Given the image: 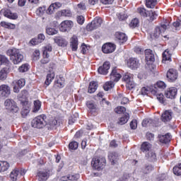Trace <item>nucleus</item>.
<instances>
[{
    "mask_svg": "<svg viewBox=\"0 0 181 181\" xmlns=\"http://www.w3.org/2000/svg\"><path fill=\"white\" fill-rule=\"evenodd\" d=\"M29 98V93L26 90H23L19 95V100L23 107L21 110V115L25 117L30 112V103L28 98Z\"/></svg>",
    "mask_w": 181,
    "mask_h": 181,
    "instance_id": "f257e3e1",
    "label": "nucleus"
},
{
    "mask_svg": "<svg viewBox=\"0 0 181 181\" xmlns=\"http://www.w3.org/2000/svg\"><path fill=\"white\" fill-rule=\"evenodd\" d=\"M7 55L9 56L11 62L14 64H19L23 60V54L16 48L7 50Z\"/></svg>",
    "mask_w": 181,
    "mask_h": 181,
    "instance_id": "f03ea898",
    "label": "nucleus"
},
{
    "mask_svg": "<svg viewBox=\"0 0 181 181\" xmlns=\"http://www.w3.org/2000/svg\"><path fill=\"white\" fill-rule=\"evenodd\" d=\"M107 165V160L104 157L93 158L91 161V165L94 170H103Z\"/></svg>",
    "mask_w": 181,
    "mask_h": 181,
    "instance_id": "7ed1b4c3",
    "label": "nucleus"
},
{
    "mask_svg": "<svg viewBox=\"0 0 181 181\" xmlns=\"http://www.w3.org/2000/svg\"><path fill=\"white\" fill-rule=\"evenodd\" d=\"M137 13L143 18H148L149 21H154L158 16V11H148L145 7L138 8Z\"/></svg>",
    "mask_w": 181,
    "mask_h": 181,
    "instance_id": "20e7f679",
    "label": "nucleus"
},
{
    "mask_svg": "<svg viewBox=\"0 0 181 181\" xmlns=\"http://www.w3.org/2000/svg\"><path fill=\"white\" fill-rule=\"evenodd\" d=\"M46 118L47 117L45 115H40L35 117L31 122V126L33 128H37L41 129L46 127Z\"/></svg>",
    "mask_w": 181,
    "mask_h": 181,
    "instance_id": "39448f33",
    "label": "nucleus"
},
{
    "mask_svg": "<svg viewBox=\"0 0 181 181\" xmlns=\"http://www.w3.org/2000/svg\"><path fill=\"white\" fill-rule=\"evenodd\" d=\"M4 106L8 112H11L12 114H16V112H19V107L16 105V103L11 99H6L4 102Z\"/></svg>",
    "mask_w": 181,
    "mask_h": 181,
    "instance_id": "423d86ee",
    "label": "nucleus"
},
{
    "mask_svg": "<svg viewBox=\"0 0 181 181\" xmlns=\"http://www.w3.org/2000/svg\"><path fill=\"white\" fill-rule=\"evenodd\" d=\"M26 84V81L24 78H21L20 80L13 81L11 86L13 87V93H19L21 88L25 87Z\"/></svg>",
    "mask_w": 181,
    "mask_h": 181,
    "instance_id": "0eeeda50",
    "label": "nucleus"
},
{
    "mask_svg": "<svg viewBox=\"0 0 181 181\" xmlns=\"http://www.w3.org/2000/svg\"><path fill=\"white\" fill-rule=\"evenodd\" d=\"M74 26V23L71 21H64L61 23L59 25V30L61 32H69L71 30V28Z\"/></svg>",
    "mask_w": 181,
    "mask_h": 181,
    "instance_id": "6e6552de",
    "label": "nucleus"
},
{
    "mask_svg": "<svg viewBox=\"0 0 181 181\" xmlns=\"http://www.w3.org/2000/svg\"><path fill=\"white\" fill-rule=\"evenodd\" d=\"M115 49H117V46L115 44L107 42L103 45L102 47V52L108 54L110 53H112L115 52Z\"/></svg>",
    "mask_w": 181,
    "mask_h": 181,
    "instance_id": "1a4fd4ad",
    "label": "nucleus"
},
{
    "mask_svg": "<svg viewBox=\"0 0 181 181\" xmlns=\"http://www.w3.org/2000/svg\"><path fill=\"white\" fill-rule=\"evenodd\" d=\"M150 93H151L153 95H156L158 90L153 88V86H144L141 89V94L142 95H148Z\"/></svg>",
    "mask_w": 181,
    "mask_h": 181,
    "instance_id": "9d476101",
    "label": "nucleus"
},
{
    "mask_svg": "<svg viewBox=\"0 0 181 181\" xmlns=\"http://www.w3.org/2000/svg\"><path fill=\"white\" fill-rule=\"evenodd\" d=\"M166 29H168V25L165 24H162L160 26L156 27L153 32V36L158 39V37L162 36L163 33H165Z\"/></svg>",
    "mask_w": 181,
    "mask_h": 181,
    "instance_id": "9b49d317",
    "label": "nucleus"
},
{
    "mask_svg": "<svg viewBox=\"0 0 181 181\" xmlns=\"http://www.w3.org/2000/svg\"><path fill=\"white\" fill-rule=\"evenodd\" d=\"M177 71H176V69H170L167 71V78L168 79V81H175V80H177Z\"/></svg>",
    "mask_w": 181,
    "mask_h": 181,
    "instance_id": "f8f14e48",
    "label": "nucleus"
},
{
    "mask_svg": "<svg viewBox=\"0 0 181 181\" xmlns=\"http://www.w3.org/2000/svg\"><path fill=\"white\" fill-rule=\"evenodd\" d=\"M11 94V87L7 84L0 86V95L1 97H8Z\"/></svg>",
    "mask_w": 181,
    "mask_h": 181,
    "instance_id": "ddd939ff",
    "label": "nucleus"
},
{
    "mask_svg": "<svg viewBox=\"0 0 181 181\" xmlns=\"http://www.w3.org/2000/svg\"><path fill=\"white\" fill-rule=\"evenodd\" d=\"M127 66L129 69H132V70H135V69H138L139 67V60L136 58H130L127 61Z\"/></svg>",
    "mask_w": 181,
    "mask_h": 181,
    "instance_id": "4468645a",
    "label": "nucleus"
},
{
    "mask_svg": "<svg viewBox=\"0 0 181 181\" xmlns=\"http://www.w3.org/2000/svg\"><path fill=\"white\" fill-rule=\"evenodd\" d=\"M173 118V112L172 110H165L161 115L163 122H169Z\"/></svg>",
    "mask_w": 181,
    "mask_h": 181,
    "instance_id": "2eb2a0df",
    "label": "nucleus"
},
{
    "mask_svg": "<svg viewBox=\"0 0 181 181\" xmlns=\"http://www.w3.org/2000/svg\"><path fill=\"white\" fill-rule=\"evenodd\" d=\"M177 94V88H176L175 87H171L165 91V97L167 98H170L171 100H173V98L176 97Z\"/></svg>",
    "mask_w": 181,
    "mask_h": 181,
    "instance_id": "dca6fc26",
    "label": "nucleus"
},
{
    "mask_svg": "<svg viewBox=\"0 0 181 181\" xmlns=\"http://www.w3.org/2000/svg\"><path fill=\"white\" fill-rule=\"evenodd\" d=\"M54 42L60 47H66V46L69 45L67 40L63 37H55L54 38Z\"/></svg>",
    "mask_w": 181,
    "mask_h": 181,
    "instance_id": "f3484780",
    "label": "nucleus"
},
{
    "mask_svg": "<svg viewBox=\"0 0 181 181\" xmlns=\"http://www.w3.org/2000/svg\"><path fill=\"white\" fill-rule=\"evenodd\" d=\"M121 75L118 71H117V68H114L110 75V81L114 83V81H119V79L121 78Z\"/></svg>",
    "mask_w": 181,
    "mask_h": 181,
    "instance_id": "a211bd4d",
    "label": "nucleus"
},
{
    "mask_svg": "<svg viewBox=\"0 0 181 181\" xmlns=\"http://www.w3.org/2000/svg\"><path fill=\"white\" fill-rule=\"evenodd\" d=\"M115 39L120 45H122V43H125L128 40V37L124 33H116Z\"/></svg>",
    "mask_w": 181,
    "mask_h": 181,
    "instance_id": "6ab92c4d",
    "label": "nucleus"
},
{
    "mask_svg": "<svg viewBox=\"0 0 181 181\" xmlns=\"http://www.w3.org/2000/svg\"><path fill=\"white\" fill-rule=\"evenodd\" d=\"M37 176L40 181H46L50 176V170L40 171Z\"/></svg>",
    "mask_w": 181,
    "mask_h": 181,
    "instance_id": "aec40b11",
    "label": "nucleus"
},
{
    "mask_svg": "<svg viewBox=\"0 0 181 181\" xmlns=\"http://www.w3.org/2000/svg\"><path fill=\"white\" fill-rule=\"evenodd\" d=\"M123 80L126 82V86L127 87H128V88L131 89L135 87V82H134V80L132 79V78H131V76H129V75H124L123 77Z\"/></svg>",
    "mask_w": 181,
    "mask_h": 181,
    "instance_id": "412c9836",
    "label": "nucleus"
},
{
    "mask_svg": "<svg viewBox=\"0 0 181 181\" xmlns=\"http://www.w3.org/2000/svg\"><path fill=\"white\" fill-rule=\"evenodd\" d=\"M108 70H110V62H106L103 64L102 66H100L98 69V71L100 74H107Z\"/></svg>",
    "mask_w": 181,
    "mask_h": 181,
    "instance_id": "4be33fe9",
    "label": "nucleus"
},
{
    "mask_svg": "<svg viewBox=\"0 0 181 181\" xmlns=\"http://www.w3.org/2000/svg\"><path fill=\"white\" fill-rule=\"evenodd\" d=\"M80 179V175L79 174H74V175H69L66 176H63L61 177V181H77Z\"/></svg>",
    "mask_w": 181,
    "mask_h": 181,
    "instance_id": "5701e85b",
    "label": "nucleus"
},
{
    "mask_svg": "<svg viewBox=\"0 0 181 181\" xmlns=\"http://www.w3.org/2000/svg\"><path fill=\"white\" fill-rule=\"evenodd\" d=\"M70 43L72 51L76 52L77 49H78V39L77 38V36L73 35V37L71 38Z\"/></svg>",
    "mask_w": 181,
    "mask_h": 181,
    "instance_id": "b1692460",
    "label": "nucleus"
},
{
    "mask_svg": "<svg viewBox=\"0 0 181 181\" xmlns=\"http://www.w3.org/2000/svg\"><path fill=\"white\" fill-rule=\"evenodd\" d=\"M146 158L148 162H156L157 158H156V153L153 151H148L146 154Z\"/></svg>",
    "mask_w": 181,
    "mask_h": 181,
    "instance_id": "393cba45",
    "label": "nucleus"
},
{
    "mask_svg": "<svg viewBox=\"0 0 181 181\" xmlns=\"http://www.w3.org/2000/svg\"><path fill=\"white\" fill-rule=\"evenodd\" d=\"M152 149V144L148 141H145L141 144V152H149Z\"/></svg>",
    "mask_w": 181,
    "mask_h": 181,
    "instance_id": "a878e982",
    "label": "nucleus"
},
{
    "mask_svg": "<svg viewBox=\"0 0 181 181\" xmlns=\"http://www.w3.org/2000/svg\"><path fill=\"white\" fill-rule=\"evenodd\" d=\"M8 73H9V69L8 68H3L0 71V80L1 81H5L8 78Z\"/></svg>",
    "mask_w": 181,
    "mask_h": 181,
    "instance_id": "bb28decb",
    "label": "nucleus"
},
{
    "mask_svg": "<svg viewBox=\"0 0 181 181\" xmlns=\"http://www.w3.org/2000/svg\"><path fill=\"white\" fill-rule=\"evenodd\" d=\"M98 88V83L95 81H92L89 83L88 91V93H90V94H93V93H95Z\"/></svg>",
    "mask_w": 181,
    "mask_h": 181,
    "instance_id": "cd10ccee",
    "label": "nucleus"
},
{
    "mask_svg": "<svg viewBox=\"0 0 181 181\" xmlns=\"http://www.w3.org/2000/svg\"><path fill=\"white\" fill-rule=\"evenodd\" d=\"M108 158L112 165H115V163H117V160H118V154L114 152L109 153Z\"/></svg>",
    "mask_w": 181,
    "mask_h": 181,
    "instance_id": "c85d7f7f",
    "label": "nucleus"
},
{
    "mask_svg": "<svg viewBox=\"0 0 181 181\" xmlns=\"http://www.w3.org/2000/svg\"><path fill=\"white\" fill-rule=\"evenodd\" d=\"M145 54H146V60L147 62H155V57L153 56V54H152V50L146 49Z\"/></svg>",
    "mask_w": 181,
    "mask_h": 181,
    "instance_id": "c756f323",
    "label": "nucleus"
},
{
    "mask_svg": "<svg viewBox=\"0 0 181 181\" xmlns=\"http://www.w3.org/2000/svg\"><path fill=\"white\" fill-rule=\"evenodd\" d=\"M4 15L6 18H8V19H17L18 15L16 13H12L11 10H6L4 13Z\"/></svg>",
    "mask_w": 181,
    "mask_h": 181,
    "instance_id": "7c9ffc66",
    "label": "nucleus"
},
{
    "mask_svg": "<svg viewBox=\"0 0 181 181\" xmlns=\"http://www.w3.org/2000/svg\"><path fill=\"white\" fill-rule=\"evenodd\" d=\"M171 139L172 137L170 134H167L165 135L160 136V142H161V144H169Z\"/></svg>",
    "mask_w": 181,
    "mask_h": 181,
    "instance_id": "2f4dec72",
    "label": "nucleus"
},
{
    "mask_svg": "<svg viewBox=\"0 0 181 181\" xmlns=\"http://www.w3.org/2000/svg\"><path fill=\"white\" fill-rule=\"evenodd\" d=\"M11 180L13 181L18 180L20 175H19V170L15 169L13 170L10 174Z\"/></svg>",
    "mask_w": 181,
    "mask_h": 181,
    "instance_id": "473e14b6",
    "label": "nucleus"
},
{
    "mask_svg": "<svg viewBox=\"0 0 181 181\" xmlns=\"http://www.w3.org/2000/svg\"><path fill=\"white\" fill-rule=\"evenodd\" d=\"M172 62V54L169 52V49H165L163 53V62Z\"/></svg>",
    "mask_w": 181,
    "mask_h": 181,
    "instance_id": "72a5a7b5",
    "label": "nucleus"
},
{
    "mask_svg": "<svg viewBox=\"0 0 181 181\" xmlns=\"http://www.w3.org/2000/svg\"><path fill=\"white\" fill-rule=\"evenodd\" d=\"M153 86V89L156 90L158 91V88H160V90H165L166 88V83L162 81H159L155 84Z\"/></svg>",
    "mask_w": 181,
    "mask_h": 181,
    "instance_id": "f704fd0d",
    "label": "nucleus"
},
{
    "mask_svg": "<svg viewBox=\"0 0 181 181\" xmlns=\"http://www.w3.org/2000/svg\"><path fill=\"white\" fill-rule=\"evenodd\" d=\"M158 4V0H146V6L150 9H153Z\"/></svg>",
    "mask_w": 181,
    "mask_h": 181,
    "instance_id": "c9c22d12",
    "label": "nucleus"
},
{
    "mask_svg": "<svg viewBox=\"0 0 181 181\" xmlns=\"http://www.w3.org/2000/svg\"><path fill=\"white\" fill-rule=\"evenodd\" d=\"M58 16H65L67 18H70L71 16V11L70 10H61L58 11Z\"/></svg>",
    "mask_w": 181,
    "mask_h": 181,
    "instance_id": "e433bc0d",
    "label": "nucleus"
},
{
    "mask_svg": "<svg viewBox=\"0 0 181 181\" xmlns=\"http://www.w3.org/2000/svg\"><path fill=\"white\" fill-rule=\"evenodd\" d=\"M9 169V163L7 161H0V172H5Z\"/></svg>",
    "mask_w": 181,
    "mask_h": 181,
    "instance_id": "4c0bfd02",
    "label": "nucleus"
},
{
    "mask_svg": "<svg viewBox=\"0 0 181 181\" xmlns=\"http://www.w3.org/2000/svg\"><path fill=\"white\" fill-rule=\"evenodd\" d=\"M115 86V84L114 83V82L112 81H110L106 82L103 85V88L105 91H108V90H111V88H114Z\"/></svg>",
    "mask_w": 181,
    "mask_h": 181,
    "instance_id": "58836bf2",
    "label": "nucleus"
},
{
    "mask_svg": "<svg viewBox=\"0 0 181 181\" xmlns=\"http://www.w3.org/2000/svg\"><path fill=\"white\" fill-rule=\"evenodd\" d=\"M102 23L103 19L100 17L95 18L94 20L92 21V25H94L96 29L97 28H100Z\"/></svg>",
    "mask_w": 181,
    "mask_h": 181,
    "instance_id": "ea45409f",
    "label": "nucleus"
},
{
    "mask_svg": "<svg viewBox=\"0 0 181 181\" xmlns=\"http://www.w3.org/2000/svg\"><path fill=\"white\" fill-rule=\"evenodd\" d=\"M54 73H49L47 75L46 81H45V84L47 86H49L52 81L54 79Z\"/></svg>",
    "mask_w": 181,
    "mask_h": 181,
    "instance_id": "a19ab883",
    "label": "nucleus"
},
{
    "mask_svg": "<svg viewBox=\"0 0 181 181\" xmlns=\"http://www.w3.org/2000/svg\"><path fill=\"white\" fill-rule=\"evenodd\" d=\"M88 108L90 110L91 112H95L97 111V105L92 101L87 102L86 103Z\"/></svg>",
    "mask_w": 181,
    "mask_h": 181,
    "instance_id": "79ce46f5",
    "label": "nucleus"
},
{
    "mask_svg": "<svg viewBox=\"0 0 181 181\" xmlns=\"http://www.w3.org/2000/svg\"><path fill=\"white\" fill-rule=\"evenodd\" d=\"M153 170V166L151 165H146L145 167L142 169V172L144 175H148V173H151Z\"/></svg>",
    "mask_w": 181,
    "mask_h": 181,
    "instance_id": "37998d69",
    "label": "nucleus"
},
{
    "mask_svg": "<svg viewBox=\"0 0 181 181\" xmlns=\"http://www.w3.org/2000/svg\"><path fill=\"white\" fill-rule=\"evenodd\" d=\"M138 26H139V20L138 18L132 19L129 23V27L132 29H135V28H138Z\"/></svg>",
    "mask_w": 181,
    "mask_h": 181,
    "instance_id": "c03bdc74",
    "label": "nucleus"
},
{
    "mask_svg": "<svg viewBox=\"0 0 181 181\" xmlns=\"http://www.w3.org/2000/svg\"><path fill=\"white\" fill-rule=\"evenodd\" d=\"M1 26H2V28H5L6 29H14L15 28V25L10 23H7L5 21H2L0 23Z\"/></svg>",
    "mask_w": 181,
    "mask_h": 181,
    "instance_id": "a18cd8bd",
    "label": "nucleus"
},
{
    "mask_svg": "<svg viewBox=\"0 0 181 181\" xmlns=\"http://www.w3.org/2000/svg\"><path fill=\"white\" fill-rule=\"evenodd\" d=\"M42 107V103L39 100L34 101V108L33 110V112H37Z\"/></svg>",
    "mask_w": 181,
    "mask_h": 181,
    "instance_id": "49530a36",
    "label": "nucleus"
},
{
    "mask_svg": "<svg viewBox=\"0 0 181 181\" xmlns=\"http://www.w3.org/2000/svg\"><path fill=\"white\" fill-rule=\"evenodd\" d=\"M128 119H129V115L126 114L124 117H122L119 119V125H124V124H127V122H128Z\"/></svg>",
    "mask_w": 181,
    "mask_h": 181,
    "instance_id": "de8ad7c7",
    "label": "nucleus"
},
{
    "mask_svg": "<svg viewBox=\"0 0 181 181\" xmlns=\"http://www.w3.org/2000/svg\"><path fill=\"white\" fill-rule=\"evenodd\" d=\"M173 170L174 175H176L177 176H180V175H181V163L177 166H175L173 168Z\"/></svg>",
    "mask_w": 181,
    "mask_h": 181,
    "instance_id": "09e8293b",
    "label": "nucleus"
},
{
    "mask_svg": "<svg viewBox=\"0 0 181 181\" xmlns=\"http://www.w3.org/2000/svg\"><path fill=\"white\" fill-rule=\"evenodd\" d=\"M46 33H47L48 35H51V36H53V35H57L58 31H57V30H56V29H54V28H47L46 29Z\"/></svg>",
    "mask_w": 181,
    "mask_h": 181,
    "instance_id": "8fccbe9b",
    "label": "nucleus"
},
{
    "mask_svg": "<svg viewBox=\"0 0 181 181\" xmlns=\"http://www.w3.org/2000/svg\"><path fill=\"white\" fill-rule=\"evenodd\" d=\"M28 70H29V65L28 64H24L18 68V71H20V73H25Z\"/></svg>",
    "mask_w": 181,
    "mask_h": 181,
    "instance_id": "3c124183",
    "label": "nucleus"
},
{
    "mask_svg": "<svg viewBox=\"0 0 181 181\" xmlns=\"http://www.w3.org/2000/svg\"><path fill=\"white\" fill-rule=\"evenodd\" d=\"M69 149H71L72 151H76L77 148H78V143L77 141H72L69 143Z\"/></svg>",
    "mask_w": 181,
    "mask_h": 181,
    "instance_id": "603ef678",
    "label": "nucleus"
},
{
    "mask_svg": "<svg viewBox=\"0 0 181 181\" xmlns=\"http://www.w3.org/2000/svg\"><path fill=\"white\" fill-rule=\"evenodd\" d=\"M125 111H127V109L122 106H118L115 109V112H116V114H124Z\"/></svg>",
    "mask_w": 181,
    "mask_h": 181,
    "instance_id": "864d4df0",
    "label": "nucleus"
},
{
    "mask_svg": "<svg viewBox=\"0 0 181 181\" xmlns=\"http://www.w3.org/2000/svg\"><path fill=\"white\" fill-rule=\"evenodd\" d=\"M4 64H8L9 59H8L4 55H0V66H2Z\"/></svg>",
    "mask_w": 181,
    "mask_h": 181,
    "instance_id": "5fc2aeb1",
    "label": "nucleus"
},
{
    "mask_svg": "<svg viewBox=\"0 0 181 181\" xmlns=\"http://www.w3.org/2000/svg\"><path fill=\"white\" fill-rule=\"evenodd\" d=\"M52 47L51 45H47L45 47V50L43 52V55L44 56H50V52H52Z\"/></svg>",
    "mask_w": 181,
    "mask_h": 181,
    "instance_id": "6e6d98bb",
    "label": "nucleus"
},
{
    "mask_svg": "<svg viewBox=\"0 0 181 181\" xmlns=\"http://www.w3.org/2000/svg\"><path fill=\"white\" fill-rule=\"evenodd\" d=\"M40 56V51H39V49H35L33 54V60L35 61L39 60Z\"/></svg>",
    "mask_w": 181,
    "mask_h": 181,
    "instance_id": "4d7b16f0",
    "label": "nucleus"
},
{
    "mask_svg": "<svg viewBox=\"0 0 181 181\" xmlns=\"http://www.w3.org/2000/svg\"><path fill=\"white\" fill-rule=\"evenodd\" d=\"M154 95H156L157 97V100H158L160 101V103H161L162 104H163V103H165L163 94L158 92V90H157L156 94Z\"/></svg>",
    "mask_w": 181,
    "mask_h": 181,
    "instance_id": "13d9d810",
    "label": "nucleus"
},
{
    "mask_svg": "<svg viewBox=\"0 0 181 181\" xmlns=\"http://www.w3.org/2000/svg\"><path fill=\"white\" fill-rule=\"evenodd\" d=\"M55 87H58L59 88H63L64 87V81L62 80H57L55 81L54 84Z\"/></svg>",
    "mask_w": 181,
    "mask_h": 181,
    "instance_id": "bf43d9fd",
    "label": "nucleus"
},
{
    "mask_svg": "<svg viewBox=\"0 0 181 181\" xmlns=\"http://www.w3.org/2000/svg\"><path fill=\"white\" fill-rule=\"evenodd\" d=\"M117 18L120 21H125L128 18V16L125 13H117Z\"/></svg>",
    "mask_w": 181,
    "mask_h": 181,
    "instance_id": "052dcab7",
    "label": "nucleus"
},
{
    "mask_svg": "<svg viewBox=\"0 0 181 181\" xmlns=\"http://www.w3.org/2000/svg\"><path fill=\"white\" fill-rule=\"evenodd\" d=\"M45 12H46V6L40 7V8L37 10V13L40 16H42V15H43V13H45Z\"/></svg>",
    "mask_w": 181,
    "mask_h": 181,
    "instance_id": "680f3d73",
    "label": "nucleus"
},
{
    "mask_svg": "<svg viewBox=\"0 0 181 181\" xmlns=\"http://www.w3.org/2000/svg\"><path fill=\"white\" fill-rule=\"evenodd\" d=\"M138 127V122H136V119H133L130 122V127L132 129H136V127Z\"/></svg>",
    "mask_w": 181,
    "mask_h": 181,
    "instance_id": "e2e57ef3",
    "label": "nucleus"
},
{
    "mask_svg": "<svg viewBox=\"0 0 181 181\" xmlns=\"http://www.w3.org/2000/svg\"><path fill=\"white\" fill-rule=\"evenodd\" d=\"M87 50H88V47L86 45V44H82L81 47V52L83 53V54H86L87 53Z\"/></svg>",
    "mask_w": 181,
    "mask_h": 181,
    "instance_id": "0e129e2a",
    "label": "nucleus"
},
{
    "mask_svg": "<svg viewBox=\"0 0 181 181\" xmlns=\"http://www.w3.org/2000/svg\"><path fill=\"white\" fill-rule=\"evenodd\" d=\"M39 43L40 42H39V40L37 38H33L30 41V44L31 46H36L37 45H39Z\"/></svg>",
    "mask_w": 181,
    "mask_h": 181,
    "instance_id": "69168bd1",
    "label": "nucleus"
},
{
    "mask_svg": "<svg viewBox=\"0 0 181 181\" xmlns=\"http://www.w3.org/2000/svg\"><path fill=\"white\" fill-rule=\"evenodd\" d=\"M86 29H87V30H88V32H91V30H94L95 29H97V28L95 27V25L91 22L90 23L87 25Z\"/></svg>",
    "mask_w": 181,
    "mask_h": 181,
    "instance_id": "338daca9",
    "label": "nucleus"
},
{
    "mask_svg": "<svg viewBox=\"0 0 181 181\" xmlns=\"http://www.w3.org/2000/svg\"><path fill=\"white\" fill-rule=\"evenodd\" d=\"M54 11H56L54 9V8L53 7V6L51 4L49 8L47 10V13L48 15H52V13H54Z\"/></svg>",
    "mask_w": 181,
    "mask_h": 181,
    "instance_id": "774afa93",
    "label": "nucleus"
}]
</instances>
